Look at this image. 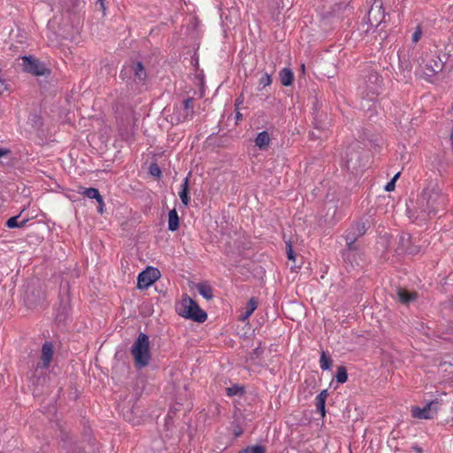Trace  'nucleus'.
<instances>
[{
    "label": "nucleus",
    "instance_id": "obj_1",
    "mask_svg": "<svg viewBox=\"0 0 453 453\" xmlns=\"http://www.w3.org/2000/svg\"><path fill=\"white\" fill-rule=\"evenodd\" d=\"M446 202V196L442 194L439 184L434 180H430L418 200V207L414 212L415 218L426 221L442 210Z\"/></svg>",
    "mask_w": 453,
    "mask_h": 453
},
{
    "label": "nucleus",
    "instance_id": "obj_2",
    "mask_svg": "<svg viewBox=\"0 0 453 453\" xmlns=\"http://www.w3.org/2000/svg\"><path fill=\"white\" fill-rule=\"evenodd\" d=\"M134 366L142 369L150 364L151 354L150 350L149 336L143 333L139 334L131 349Z\"/></svg>",
    "mask_w": 453,
    "mask_h": 453
},
{
    "label": "nucleus",
    "instance_id": "obj_3",
    "mask_svg": "<svg viewBox=\"0 0 453 453\" xmlns=\"http://www.w3.org/2000/svg\"><path fill=\"white\" fill-rule=\"evenodd\" d=\"M176 311L183 318L190 319L196 322H204L207 319V314L203 311L199 305L189 296H184L181 301L176 304Z\"/></svg>",
    "mask_w": 453,
    "mask_h": 453
},
{
    "label": "nucleus",
    "instance_id": "obj_4",
    "mask_svg": "<svg viewBox=\"0 0 453 453\" xmlns=\"http://www.w3.org/2000/svg\"><path fill=\"white\" fill-rule=\"evenodd\" d=\"M193 115L194 99L188 97L174 106L171 114V122L179 124L192 119Z\"/></svg>",
    "mask_w": 453,
    "mask_h": 453
},
{
    "label": "nucleus",
    "instance_id": "obj_5",
    "mask_svg": "<svg viewBox=\"0 0 453 453\" xmlns=\"http://www.w3.org/2000/svg\"><path fill=\"white\" fill-rule=\"evenodd\" d=\"M368 227L369 222L366 220V222H357L348 228L344 237L349 251L356 250V241L365 234Z\"/></svg>",
    "mask_w": 453,
    "mask_h": 453
},
{
    "label": "nucleus",
    "instance_id": "obj_6",
    "mask_svg": "<svg viewBox=\"0 0 453 453\" xmlns=\"http://www.w3.org/2000/svg\"><path fill=\"white\" fill-rule=\"evenodd\" d=\"M420 66L422 68L423 73L431 77L438 73H440L444 66L443 61L436 54L431 53L426 54L425 58H422V63H420Z\"/></svg>",
    "mask_w": 453,
    "mask_h": 453
},
{
    "label": "nucleus",
    "instance_id": "obj_7",
    "mask_svg": "<svg viewBox=\"0 0 453 453\" xmlns=\"http://www.w3.org/2000/svg\"><path fill=\"white\" fill-rule=\"evenodd\" d=\"M440 402L438 400L427 403L423 408L414 406L411 408V415L418 419H432L439 411Z\"/></svg>",
    "mask_w": 453,
    "mask_h": 453
},
{
    "label": "nucleus",
    "instance_id": "obj_8",
    "mask_svg": "<svg viewBox=\"0 0 453 453\" xmlns=\"http://www.w3.org/2000/svg\"><path fill=\"white\" fill-rule=\"evenodd\" d=\"M21 59L23 69L27 73L36 76H42L49 73V70L42 62L31 56H24Z\"/></svg>",
    "mask_w": 453,
    "mask_h": 453
},
{
    "label": "nucleus",
    "instance_id": "obj_9",
    "mask_svg": "<svg viewBox=\"0 0 453 453\" xmlns=\"http://www.w3.org/2000/svg\"><path fill=\"white\" fill-rule=\"evenodd\" d=\"M160 277V272L155 267L149 266L139 273L137 277V288L146 289Z\"/></svg>",
    "mask_w": 453,
    "mask_h": 453
},
{
    "label": "nucleus",
    "instance_id": "obj_10",
    "mask_svg": "<svg viewBox=\"0 0 453 453\" xmlns=\"http://www.w3.org/2000/svg\"><path fill=\"white\" fill-rule=\"evenodd\" d=\"M127 73H133L134 81L137 83H144L147 79V73L141 62H132L126 65L121 71L120 75L124 77Z\"/></svg>",
    "mask_w": 453,
    "mask_h": 453
},
{
    "label": "nucleus",
    "instance_id": "obj_11",
    "mask_svg": "<svg viewBox=\"0 0 453 453\" xmlns=\"http://www.w3.org/2000/svg\"><path fill=\"white\" fill-rule=\"evenodd\" d=\"M368 21L371 26L378 27L385 21L386 13L382 9L381 0H375L368 12Z\"/></svg>",
    "mask_w": 453,
    "mask_h": 453
},
{
    "label": "nucleus",
    "instance_id": "obj_12",
    "mask_svg": "<svg viewBox=\"0 0 453 453\" xmlns=\"http://www.w3.org/2000/svg\"><path fill=\"white\" fill-rule=\"evenodd\" d=\"M382 78L376 72H371L365 76V85L367 90V96L378 95L380 92L382 86Z\"/></svg>",
    "mask_w": 453,
    "mask_h": 453
},
{
    "label": "nucleus",
    "instance_id": "obj_13",
    "mask_svg": "<svg viewBox=\"0 0 453 453\" xmlns=\"http://www.w3.org/2000/svg\"><path fill=\"white\" fill-rule=\"evenodd\" d=\"M53 345L50 342H45L42 347V364L37 365V368L47 369L52 360Z\"/></svg>",
    "mask_w": 453,
    "mask_h": 453
},
{
    "label": "nucleus",
    "instance_id": "obj_14",
    "mask_svg": "<svg viewBox=\"0 0 453 453\" xmlns=\"http://www.w3.org/2000/svg\"><path fill=\"white\" fill-rule=\"evenodd\" d=\"M270 136L266 131L258 133L255 139V145L260 150H265L269 146Z\"/></svg>",
    "mask_w": 453,
    "mask_h": 453
},
{
    "label": "nucleus",
    "instance_id": "obj_15",
    "mask_svg": "<svg viewBox=\"0 0 453 453\" xmlns=\"http://www.w3.org/2000/svg\"><path fill=\"white\" fill-rule=\"evenodd\" d=\"M179 196L181 200V203L188 206L190 202V198L188 196V178L186 177L183 183L180 185V189L179 191Z\"/></svg>",
    "mask_w": 453,
    "mask_h": 453
},
{
    "label": "nucleus",
    "instance_id": "obj_16",
    "mask_svg": "<svg viewBox=\"0 0 453 453\" xmlns=\"http://www.w3.org/2000/svg\"><path fill=\"white\" fill-rule=\"evenodd\" d=\"M280 80L283 86L288 87L293 83L294 73L289 68H283L280 72Z\"/></svg>",
    "mask_w": 453,
    "mask_h": 453
},
{
    "label": "nucleus",
    "instance_id": "obj_17",
    "mask_svg": "<svg viewBox=\"0 0 453 453\" xmlns=\"http://www.w3.org/2000/svg\"><path fill=\"white\" fill-rule=\"evenodd\" d=\"M396 294H397L399 301L404 304H408L410 302L415 300L417 297L416 293L408 292L407 290H405L403 288L397 289Z\"/></svg>",
    "mask_w": 453,
    "mask_h": 453
},
{
    "label": "nucleus",
    "instance_id": "obj_18",
    "mask_svg": "<svg viewBox=\"0 0 453 453\" xmlns=\"http://www.w3.org/2000/svg\"><path fill=\"white\" fill-rule=\"evenodd\" d=\"M79 193L88 198L96 199L97 203H101V195L98 189L95 188H81Z\"/></svg>",
    "mask_w": 453,
    "mask_h": 453
},
{
    "label": "nucleus",
    "instance_id": "obj_19",
    "mask_svg": "<svg viewBox=\"0 0 453 453\" xmlns=\"http://www.w3.org/2000/svg\"><path fill=\"white\" fill-rule=\"evenodd\" d=\"M180 220L179 216L175 209L169 211L168 214V229L170 231H176L179 227Z\"/></svg>",
    "mask_w": 453,
    "mask_h": 453
},
{
    "label": "nucleus",
    "instance_id": "obj_20",
    "mask_svg": "<svg viewBox=\"0 0 453 453\" xmlns=\"http://www.w3.org/2000/svg\"><path fill=\"white\" fill-rule=\"evenodd\" d=\"M257 300L255 297H251L248 303L245 312L242 314L240 319L244 321L247 319H249L254 312V311L257 309Z\"/></svg>",
    "mask_w": 453,
    "mask_h": 453
},
{
    "label": "nucleus",
    "instance_id": "obj_21",
    "mask_svg": "<svg viewBox=\"0 0 453 453\" xmlns=\"http://www.w3.org/2000/svg\"><path fill=\"white\" fill-rule=\"evenodd\" d=\"M319 365H320V368L323 370V371H326V370H329L331 365H332V358L331 357L326 353L325 351H323L320 355V358H319Z\"/></svg>",
    "mask_w": 453,
    "mask_h": 453
},
{
    "label": "nucleus",
    "instance_id": "obj_22",
    "mask_svg": "<svg viewBox=\"0 0 453 453\" xmlns=\"http://www.w3.org/2000/svg\"><path fill=\"white\" fill-rule=\"evenodd\" d=\"M197 289H198L199 294L201 296H203L204 298H206L207 300L212 298V289L211 287L204 285V284H200V285H198Z\"/></svg>",
    "mask_w": 453,
    "mask_h": 453
},
{
    "label": "nucleus",
    "instance_id": "obj_23",
    "mask_svg": "<svg viewBox=\"0 0 453 453\" xmlns=\"http://www.w3.org/2000/svg\"><path fill=\"white\" fill-rule=\"evenodd\" d=\"M336 380L337 382L343 384L348 380L347 370L344 366H339L336 372Z\"/></svg>",
    "mask_w": 453,
    "mask_h": 453
},
{
    "label": "nucleus",
    "instance_id": "obj_24",
    "mask_svg": "<svg viewBox=\"0 0 453 453\" xmlns=\"http://www.w3.org/2000/svg\"><path fill=\"white\" fill-rule=\"evenodd\" d=\"M19 216H15V217H12L10 218L7 221H6V226L9 227V228H15V227H21L23 226L27 220H23L21 221L20 223L19 222Z\"/></svg>",
    "mask_w": 453,
    "mask_h": 453
},
{
    "label": "nucleus",
    "instance_id": "obj_25",
    "mask_svg": "<svg viewBox=\"0 0 453 453\" xmlns=\"http://www.w3.org/2000/svg\"><path fill=\"white\" fill-rule=\"evenodd\" d=\"M265 448L261 445H255L252 447H248L247 449L242 450L239 453H265Z\"/></svg>",
    "mask_w": 453,
    "mask_h": 453
},
{
    "label": "nucleus",
    "instance_id": "obj_26",
    "mask_svg": "<svg viewBox=\"0 0 453 453\" xmlns=\"http://www.w3.org/2000/svg\"><path fill=\"white\" fill-rule=\"evenodd\" d=\"M315 402L317 409L324 416L326 413V400L316 397Z\"/></svg>",
    "mask_w": 453,
    "mask_h": 453
},
{
    "label": "nucleus",
    "instance_id": "obj_27",
    "mask_svg": "<svg viewBox=\"0 0 453 453\" xmlns=\"http://www.w3.org/2000/svg\"><path fill=\"white\" fill-rule=\"evenodd\" d=\"M272 83L271 76L268 73H264L259 80V85L262 87H267Z\"/></svg>",
    "mask_w": 453,
    "mask_h": 453
},
{
    "label": "nucleus",
    "instance_id": "obj_28",
    "mask_svg": "<svg viewBox=\"0 0 453 453\" xmlns=\"http://www.w3.org/2000/svg\"><path fill=\"white\" fill-rule=\"evenodd\" d=\"M242 391V388H240L239 386H233L226 388V395L229 396H234L238 395Z\"/></svg>",
    "mask_w": 453,
    "mask_h": 453
},
{
    "label": "nucleus",
    "instance_id": "obj_29",
    "mask_svg": "<svg viewBox=\"0 0 453 453\" xmlns=\"http://www.w3.org/2000/svg\"><path fill=\"white\" fill-rule=\"evenodd\" d=\"M421 35H422V30H421V27L418 26L416 27V30L412 34V36H411L412 42L417 43L419 41V39L421 38Z\"/></svg>",
    "mask_w": 453,
    "mask_h": 453
},
{
    "label": "nucleus",
    "instance_id": "obj_30",
    "mask_svg": "<svg viewBox=\"0 0 453 453\" xmlns=\"http://www.w3.org/2000/svg\"><path fill=\"white\" fill-rule=\"evenodd\" d=\"M150 173L155 177H160L161 170L157 164H151L150 166Z\"/></svg>",
    "mask_w": 453,
    "mask_h": 453
},
{
    "label": "nucleus",
    "instance_id": "obj_31",
    "mask_svg": "<svg viewBox=\"0 0 453 453\" xmlns=\"http://www.w3.org/2000/svg\"><path fill=\"white\" fill-rule=\"evenodd\" d=\"M286 246H287V257L289 260H295L296 257H295V253H294V250H293V248H292V245L290 243V242H286Z\"/></svg>",
    "mask_w": 453,
    "mask_h": 453
},
{
    "label": "nucleus",
    "instance_id": "obj_32",
    "mask_svg": "<svg viewBox=\"0 0 453 453\" xmlns=\"http://www.w3.org/2000/svg\"><path fill=\"white\" fill-rule=\"evenodd\" d=\"M243 102H244V96L242 94L235 100L234 106H235L236 110H239L240 105H242L243 104Z\"/></svg>",
    "mask_w": 453,
    "mask_h": 453
},
{
    "label": "nucleus",
    "instance_id": "obj_33",
    "mask_svg": "<svg viewBox=\"0 0 453 453\" xmlns=\"http://www.w3.org/2000/svg\"><path fill=\"white\" fill-rule=\"evenodd\" d=\"M395 188V183L394 182V180H391L387 183L385 186V190L387 191H393Z\"/></svg>",
    "mask_w": 453,
    "mask_h": 453
},
{
    "label": "nucleus",
    "instance_id": "obj_34",
    "mask_svg": "<svg viewBox=\"0 0 453 453\" xmlns=\"http://www.w3.org/2000/svg\"><path fill=\"white\" fill-rule=\"evenodd\" d=\"M96 4L100 5V9L103 12V15H105V11H106L105 1L104 0H97Z\"/></svg>",
    "mask_w": 453,
    "mask_h": 453
},
{
    "label": "nucleus",
    "instance_id": "obj_35",
    "mask_svg": "<svg viewBox=\"0 0 453 453\" xmlns=\"http://www.w3.org/2000/svg\"><path fill=\"white\" fill-rule=\"evenodd\" d=\"M327 390L325 389V390H322L318 395L317 397L318 398H320V399H324V400H326V397H327Z\"/></svg>",
    "mask_w": 453,
    "mask_h": 453
},
{
    "label": "nucleus",
    "instance_id": "obj_36",
    "mask_svg": "<svg viewBox=\"0 0 453 453\" xmlns=\"http://www.w3.org/2000/svg\"><path fill=\"white\" fill-rule=\"evenodd\" d=\"M104 203L103 196H101V203H98V209H97L99 213L104 212Z\"/></svg>",
    "mask_w": 453,
    "mask_h": 453
},
{
    "label": "nucleus",
    "instance_id": "obj_37",
    "mask_svg": "<svg viewBox=\"0 0 453 453\" xmlns=\"http://www.w3.org/2000/svg\"><path fill=\"white\" fill-rule=\"evenodd\" d=\"M8 153V150L0 149V157L6 155Z\"/></svg>",
    "mask_w": 453,
    "mask_h": 453
},
{
    "label": "nucleus",
    "instance_id": "obj_38",
    "mask_svg": "<svg viewBox=\"0 0 453 453\" xmlns=\"http://www.w3.org/2000/svg\"><path fill=\"white\" fill-rule=\"evenodd\" d=\"M235 117H236L237 120L242 119V113H240L239 110H237Z\"/></svg>",
    "mask_w": 453,
    "mask_h": 453
},
{
    "label": "nucleus",
    "instance_id": "obj_39",
    "mask_svg": "<svg viewBox=\"0 0 453 453\" xmlns=\"http://www.w3.org/2000/svg\"><path fill=\"white\" fill-rule=\"evenodd\" d=\"M0 83L2 85V88H0V94H1L4 90H7V88H6V86H4V83H2L1 81H0Z\"/></svg>",
    "mask_w": 453,
    "mask_h": 453
},
{
    "label": "nucleus",
    "instance_id": "obj_40",
    "mask_svg": "<svg viewBox=\"0 0 453 453\" xmlns=\"http://www.w3.org/2000/svg\"><path fill=\"white\" fill-rule=\"evenodd\" d=\"M412 449L418 453H420L422 451L421 448H419L418 446H413Z\"/></svg>",
    "mask_w": 453,
    "mask_h": 453
},
{
    "label": "nucleus",
    "instance_id": "obj_41",
    "mask_svg": "<svg viewBox=\"0 0 453 453\" xmlns=\"http://www.w3.org/2000/svg\"><path fill=\"white\" fill-rule=\"evenodd\" d=\"M399 176H400V173H397L395 174V176L391 180H394V182L395 183V180L398 179Z\"/></svg>",
    "mask_w": 453,
    "mask_h": 453
},
{
    "label": "nucleus",
    "instance_id": "obj_42",
    "mask_svg": "<svg viewBox=\"0 0 453 453\" xmlns=\"http://www.w3.org/2000/svg\"><path fill=\"white\" fill-rule=\"evenodd\" d=\"M408 251H409L410 253H415V252H417V250H409Z\"/></svg>",
    "mask_w": 453,
    "mask_h": 453
},
{
    "label": "nucleus",
    "instance_id": "obj_43",
    "mask_svg": "<svg viewBox=\"0 0 453 453\" xmlns=\"http://www.w3.org/2000/svg\"><path fill=\"white\" fill-rule=\"evenodd\" d=\"M304 453H311V452H304Z\"/></svg>",
    "mask_w": 453,
    "mask_h": 453
}]
</instances>
